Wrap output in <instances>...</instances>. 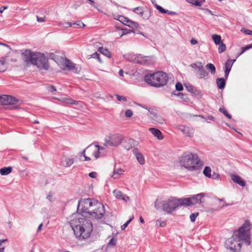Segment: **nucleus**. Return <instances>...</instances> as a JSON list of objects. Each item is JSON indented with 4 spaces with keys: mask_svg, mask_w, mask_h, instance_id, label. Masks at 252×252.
Listing matches in <instances>:
<instances>
[{
    "mask_svg": "<svg viewBox=\"0 0 252 252\" xmlns=\"http://www.w3.org/2000/svg\"><path fill=\"white\" fill-rule=\"evenodd\" d=\"M116 96L117 97V100L119 101H126V98L124 96H122L118 94H116Z\"/></svg>",
    "mask_w": 252,
    "mask_h": 252,
    "instance_id": "052dcab7",
    "label": "nucleus"
},
{
    "mask_svg": "<svg viewBox=\"0 0 252 252\" xmlns=\"http://www.w3.org/2000/svg\"><path fill=\"white\" fill-rule=\"evenodd\" d=\"M156 225L159 227H163L166 225V222L165 221H162L160 220H158L156 222Z\"/></svg>",
    "mask_w": 252,
    "mask_h": 252,
    "instance_id": "de8ad7c7",
    "label": "nucleus"
},
{
    "mask_svg": "<svg viewBox=\"0 0 252 252\" xmlns=\"http://www.w3.org/2000/svg\"><path fill=\"white\" fill-rule=\"evenodd\" d=\"M179 162L182 166L190 171L197 170L203 165L198 155L190 152L184 153L180 157Z\"/></svg>",
    "mask_w": 252,
    "mask_h": 252,
    "instance_id": "7ed1b4c3",
    "label": "nucleus"
},
{
    "mask_svg": "<svg viewBox=\"0 0 252 252\" xmlns=\"http://www.w3.org/2000/svg\"><path fill=\"white\" fill-rule=\"evenodd\" d=\"M164 200L161 201L157 199L155 202V207L158 210H160L161 208L163 210Z\"/></svg>",
    "mask_w": 252,
    "mask_h": 252,
    "instance_id": "2f4dec72",
    "label": "nucleus"
},
{
    "mask_svg": "<svg viewBox=\"0 0 252 252\" xmlns=\"http://www.w3.org/2000/svg\"><path fill=\"white\" fill-rule=\"evenodd\" d=\"M32 64L40 69L47 70L49 67L48 59L41 53H35V57Z\"/></svg>",
    "mask_w": 252,
    "mask_h": 252,
    "instance_id": "6e6552de",
    "label": "nucleus"
},
{
    "mask_svg": "<svg viewBox=\"0 0 252 252\" xmlns=\"http://www.w3.org/2000/svg\"><path fill=\"white\" fill-rule=\"evenodd\" d=\"M65 101L67 103L72 104H75V101L70 98H67Z\"/></svg>",
    "mask_w": 252,
    "mask_h": 252,
    "instance_id": "e2e57ef3",
    "label": "nucleus"
},
{
    "mask_svg": "<svg viewBox=\"0 0 252 252\" xmlns=\"http://www.w3.org/2000/svg\"><path fill=\"white\" fill-rule=\"evenodd\" d=\"M210 178H212L213 179L219 180L220 178V175L218 173L214 172L213 174H211V176Z\"/></svg>",
    "mask_w": 252,
    "mask_h": 252,
    "instance_id": "bf43d9fd",
    "label": "nucleus"
},
{
    "mask_svg": "<svg viewBox=\"0 0 252 252\" xmlns=\"http://www.w3.org/2000/svg\"><path fill=\"white\" fill-rule=\"evenodd\" d=\"M176 89L178 91H181L183 89L182 84L180 82H178L175 86Z\"/></svg>",
    "mask_w": 252,
    "mask_h": 252,
    "instance_id": "6e6d98bb",
    "label": "nucleus"
},
{
    "mask_svg": "<svg viewBox=\"0 0 252 252\" xmlns=\"http://www.w3.org/2000/svg\"><path fill=\"white\" fill-rule=\"evenodd\" d=\"M190 43L192 44V45H195L197 43V41L194 39V38H192L191 40H190Z\"/></svg>",
    "mask_w": 252,
    "mask_h": 252,
    "instance_id": "338daca9",
    "label": "nucleus"
},
{
    "mask_svg": "<svg viewBox=\"0 0 252 252\" xmlns=\"http://www.w3.org/2000/svg\"><path fill=\"white\" fill-rule=\"evenodd\" d=\"M175 95L179 96L183 101H186L187 99V97L186 95H184L181 93H178L177 94H174Z\"/></svg>",
    "mask_w": 252,
    "mask_h": 252,
    "instance_id": "8fccbe9b",
    "label": "nucleus"
},
{
    "mask_svg": "<svg viewBox=\"0 0 252 252\" xmlns=\"http://www.w3.org/2000/svg\"><path fill=\"white\" fill-rule=\"evenodd\" d=\"M95 147L98 149V150L99 151L102 156H103L106 154V150L105 148L98 145H95Z\"/></svg>",
    "mask_w": 252,
    "mask_h": 252,
    "instance_id": "58836bf2",
    "label": "nucleus"
},
{
    "mask_svg": "<svg viewBox=\"0 0 252 252\" xmlns=\"http://www.w3.org/2000/svg\"><path fill=\"white\" fill-rule=\"evenodd\" d=\"M62 65L61 68L63 69H67L68 70H72L75 68V64L66 58L62 59Z\"/></svg>",
    "mask_w": 252,
    "mask_h": 252,
    "instance_id": "a211bd4d",
    "label": "nucleus"
},
{
    "mask_svg": "<svg viewBox=\"0 0 252 252\" xmlns=\"http://www.w3.org/2000/svg\"><path fill=\"white\" fill-rule=\"evenodd\" d=\"M231 180L235 183L241 187H244L246 183L239 176L232 174L230 175Z\"/></svg>",
    "mask_w": 252,
    "mask_h": 252,
    "instance_id": "aec40b11",
    "label": "nucleus"
},
{
    "mask_svg": "<svg viewBox=\"0 0 252 252\" xmlns=\"http://www.w3.org/2000/svg\"><path fill=\"white\" fill-rule=\"evenodd\" d=\"M70 226L76 238L82 240L89 238L93 231V224L90 220L79 217L70 221Z\"/></svg>",
    "mask_w": 252,
    "mask_h": 252,
    "instance_id": "f03ea898",
    "label": "nucleus"
},
{
    "mask_svg": "<svg viewBox=\"0 0 252 252\" xmlns=\"http://www.w3.org/2000/svg\"><path fill=\"white\" fill-rule=\"evenodd\" d=\"M138 26L139 24L138 23L132 21L127 18V27H128L132 29L131 30H128L127 29V34L130 33L131 32H133L134 33L142 34L141 32H138V30H135V29H137Z\"/></svg>",
    "mask_w": 252,
    "mask_h": 252,
    "instance_id": "ddd939ff",
    "label": "nucleus"
},
{
    "mask_svg": "<svg viewBox=\"0 0 252 252\" xmlns=\"http://www.w3.org/2000/svg\"><path fill=\"white\" fill-rule=\"evenodd\" d=\"M218 51L219 53H221L223 52L226 50L225 45L223 43H221L219 44Z\"/></svg>",
    "mask_w": 252,
    "mask_h": 252,
    "instance_id": "37998d69",
    "label": "nucleus"
},
{
    "mask_svg": "<svg viewBox=\"0 0 252 252\" xmlns=\"http://www.w3.org/2000/svg\"><path fill=\"white\" fill-rule=\"evenodd\" d=\"M206 68L211 71V74H214L216 73V67L213 64L211 63H208L206 66Z\"/></svg>",
    "mask_w": 252,
    "mask_h": 252,
    "instance_id": "c9c22d12",
    "label": "nucleus"
},
{
    "mask_svg": "<svg viewBox=\"0 0 252 252\" xmlns=\"http://www.w3.org/2000/svg\"><path fill=\"white\" fill-rule=\"evenodd\" d=\"M120 29H121V30L122 31V33H119V34L120 35V37H122V36L126 34V30H125L123 28H121Z\"/></svg>",
    "mask_w": 252,
    "mask_h": 252,
    "instance_id": "69168bd1",
    "label": "nucleus"
},
{
    "mask_svg": "<svg viewBox=\"0 0 252 252\" xmlns=\"http://www.w3.org/2000/svg\"><path fill=\"white\" fill-rule=\"evenodd\" d=\"M46 88L47 91L51 92L52 94H54L55 92L57 91L56 87L53 85H48L46 87Z\"/></svg>",
    "mask_w": 252,
    "mask_h": 252,
    "instance_id": "c03bdc74",
    "label": "nucleus"
},
{
    "mask_svg": "<svg viewBox=\"0 0 252 252\" xmlns=\"http://www.w3.org/2000/svg\"><path fill=\"white\" fill-rule=\"evenodd\" d=\"M205 2V0H194L193 5L197 6H200Z\"/></svg>",
    "mask_w": 252,
    "mask_h": 252,
    "instance_id": "3c124183",
    "label": "nucleus"
},
{
    "mask_svg": "<svg viewBox=\"0 0 252 252\" xmlns=\"http://www.w3.org/2000/svg\"><path fill=\"white\" fill-rule=\"evenodd\" d=\"M155 6L159 11V12L161 13H165V12H167V11H166V10L164 9L161 6H160L159 5H158L157 4H155Z\"/></svg>",
    "mask_w": 252,
    "mask_h": 252,
    "instance_id": "09e8293b",
    "label": "nucleus"
},
{
    "mask_svg": "<svg viewBox=\"0 0 252 252\" xmlns=\"http://www.w3.org/2000/svg\"><path fill=\"white\" fill-rule=\"evenodd\" d=\"M97 175V173L95 172H92L89 174V176L92 178H95Z\"/></svg>",
    "mask_w": 252,
    "mask_h": 252,
    "instance_id": "680f3d73",
    "label": "nucleus"
},
{
    "mask_svg": "<svg viewBox=\"0 0 252 252\" xmlns=\"http://www.w3.org/2000/svg\"><path fill=\"white\" fill-rule=\"evenodd\" d=\"M112 140L114 143V146H117L121 144L122 140L121 135L119 134H115L111 135Z\"/></svg>",
    "mask_w": 252,
    "mask_h": 252,
    "instance_id": "393cba45",
    "label": "nucleus"
},
{
    "mask_svg": "<svg viewBox=\"0 0 252 252\" xmlns=\"http://www.w3.org/2000/svg\"><path fill=\"white\" fill-rule=\"evenodd\" d=\"M99 57H100L99 54L97 53V52H95V53L93 54L92 55H91L90 58H94V59H96L98 60V61L100 63H101V60H100Z\"/></svg>",
    "mask_w": 252,
    "mask_h": 252,
    "instance_id": "864d4df0",
    "label": "nucleus"
},
{
    "mask_svg": "<svg viewBox=\"0 0 252 252\" xmlns=\"http://www.w3.org/2000/svg\"><path fill=\"white\" fill-rule=\"evenodd\" d=\"M124 172V170L121 168H118L114 170L113 174L111 175V177L114 179H118L120 175L123 174Z\"/></svg>",
    "mask_w": 252,
    "mask_h": 252,
    "instance_id": "c85d7f7f",
    "label": "nucleus"
},
{
    "mask_svg": "<svg viewBox=\"0 0 252 252\" xmlns=\"http://www.w3.org/2000/svg\"><path fill=\"white\" fill-rule=\"evenodd\" d=\"M46 198L50 201H53V194L52 192H50L49 194L46 196Z\"/></svg>",
    "mask_w": 252,
    "mask_h": 252,
    "instance_id": "13d9d810",
    "label": "nucleus"
},
{
    "mask_svg": "<svg viewBox=\"0 0 252 252\" xmlns=\"http://www.w3.org/2000/svg\"><path fill=\"white\" fill-rule=\"evenodd\" d=\"M60 26L61 27H62L63 28H67L68 27H71L72 26V23L63 22V23H60Z\"/></svg>",
    "mask_w": 252,
    "mask_h": 252,
    "instance_id": "49530a36",
    "label": "nucleus"
},
{
    "mask_svg": "<svg viewBox=\"0 0 252 252\" xmlns=\"http://www.w3.org/2000/svg\"><path fill=\"white\" fill-rule=\"evenodd\" d=\"M7 8H8V6H4L1 7L0 8V12L1 13H2L5 9H6Z\"/></svg>",
    "mask_w": 252,
    "mask_h": 252,
    "instance_id": "774afa93",
    "label": "nucleus"
},
{
    "mask_svg": "<svg viewBox=\"0 0 252 252\" xmlns=\"http://www.w3.org/2000/svg\"><path fill=\"white\" fill-rule=\"evenodd\" d=\"M198 216V213L191 214L190 216V219L191 222H194L195 220L196 217Z\"/></svg>",
    "mask_w": 252,
    "mask_h": 252,
    "instance_id": "5fc2aeb1",
    "label": "nucleus"
},
{
    "mask_svg": "<svg viewBox=\"0 0 252 252\" xmlns=\"http://www.w3.org/2000/svg\"><path fill=\"white\" fill-rule=\"evenodd\" d=\"M178 129L189 137H191L193 135V129L188 126L184 125H180L178 126Z\"/></svg>",
    "mask_w": 252,
    "mask_h": 252,
    "instance_id": "2eb2a0df",
    "label": "nucleus"
},
{
    "mask_svg": "<svg viewBox=\"0 0 252 252\" xmlns=\"http://www.w3.org/2000/svg\"><path fill=\"white\" fill-rule=\"evenodd\" d=\"M18 101V99L11 95H4L1 96V105H8L14 104Z\"/></svg>",
    "mask_w": 252,
    "mask_h": 252,
    "instance_id": "9b49d317",
    "label": "nucleus"
},
{
    "mask_svg": "<svg viewBox=\"0 0 252 252\" xmlns=\"http://www.w3.org/2000/svg\"><path fill=\"white\" fill-rule=\"evenodd\" d=\"M212 38L216 45H219L222 42L221 40V36L219 35L216 34H213Z\"/></svg>",
    "mask_w": 252,
    "mask_h": 252,
    "instance_id": "473e14b6",
    "label": "nucleus"
},
{
    "mask_svg": "<svg viewBox=\"0 0 252 252\" xmlns=\"http://www.w3.org/2000/svg\"><path fill=\"white\" fill-rule=\"evenodd\" d=\"M127 60L129 61L140 63L143 65H150L153 64L155 62L154 56H145L141 54L135 55L129 54Z\"/></svg>",
    "mask_w": 252,
    "mask_h": 252,
    "instance_id": "423d86ee",
    "label": "nucleus"
},
{
    "mask_svg": "<svg viewBox=\"0 0 252 252\" xmlns=\"http://www.w3.org/2000/svg\"><path fill=\"white\" fill-rule=\"evenodd\" d=\"M72 25H76L79 28H84L85 26V25L80 21H77L76 22H74L72 23Z\"/></svg>",
    "mask_w": 252,
    "mask_h": 252,
    "instance_id": "603ef678",
    "label": "nucleus"
},
{
    "mask_svg": "<svg viewBox=\"0 0 252 252\" xmlns=\"http://www.w3.org/2000/svg\"><path fill=\"white\" fill-rule=\"evenodd\" d=\"M137 145L136 141L133 139H129L127 141V150H129L130 148H132Z\"/></svg>",
    "mask_w": 252,
    "mask_h": 252,
    "instance_id": "7c9ffc66",
    "label": "nucleus"
},
{
    "mask_svg": "<svg viewBox=\"0 0 252 252\" xmlns=\"http://www.w3.org/2000/svg\"><path fill=\"white\" fill-rule=\"evenodd\" d=\"M12 167L10 166L7 167H3L0 169V174L1 175H6L9 174L12 171Z\"/></svg>",
    "mask_w": 252,
    "mask_h": 252,
    "instance_id": "c756f323",
    "label": "nucleus"
},
{
    "mask_svg": "<svg viewBox=\"0 0 252 252\" xmlns=\"http://www.w3.org/2000/svg\"><path fill=\"white\" fill-rule=\"evenodd\" d=\"M132 152L139 163L141 165L144 164L145 163V158L140 151L137 148H134L132 150Z\"/></svg>",
    "mask_w": 252,
    "mask_h": 252,
    "instance_id": "4468645a",
    "label": "nucleus"
},
{
    "mask_svg": "<svg viewBox=\"0 0 252 252\" xmlns=\"http://www.w3.org/2000/svg\"><path fill=\"white\" fill-rule=\"evenodd\" d=\"M117 17L118 18L116 19L119 21L121 22L122 24H123L125 25H126V17L122 15H119Z\"/></svg>",
    "mask_w": 252,
    "mask_h": 252,
    "instance_id": "a18cd8bd",
    "label": "nucleus"
},
{
    "mask_svg": "<svg viewBox=\"0 0 252 252\" xmlns=\"http://www.w3.org/2000/svg\"><path fill=\"white\" fill-rule=\"evenodd\" d=\"M250 230L251 223L246 220L240 227L233 232L232 235L242 245L249 246L251 243Z\"/></svg>",
    "mask_w": 252,
    "mask_h": 252,
    "instance_id": "20e7f679",
    "label": "nucleus"
},
{
    "mask_svg": "<svg viewBox=\"0 0 252 252\" xmlns=\"http://www.w3.org/2000/svg\"><path fill=\"white\" fill-rule=\"evenodd\" d=\"M217 86L220 89H223L225 86V80L223 78H219L216 80Z\"/></svg>",
    "mask_w": 252,
    "mask_h": 252,
    "instance_id": "cd10ccee",
    "label": "nucleus"
},
{
    "mask_svg": "<svg viewBox=\"0 0 252 252\" xmlns=\"http://www.w3.org/2000/svg\"><path fill=\"white\" fill-rule=\"evenodd\" d=\"M148 110L149 113L153 115V119L155 121L156 124H162L164 122V120L162 118L156 115V114L150 108H146Z\"/></svg>",
    "mask_w": 252,
    "mask_h": 252,
    "instance_id": "4be33fe9",
    "label": "nucleus"
},
{
    "mask_svg": "<svg viewBox=\"0 0 252 252\" xmlns=\"http://www.w3.org/2000/svg\"><path fill=\"white\" fill-rule=\"evenodd\" d=\"M204 195V194L203 193H200L189 197L191 201V206L200 204L202 202L201 199Z\"/></svg>",
    "mask_w": 252,
    "mask_h": 252,
    "instance_id": "dca6fc26",
    "label": "nucleus"
},
{
    "mask_svg": "<svg viewBox=\"0 0 252 252\" xmlns=\"http://www.w3.org/2000/svg\"><path fill=\"white\" fill-rule=\"evenodd\" d=\"M235 61V60H228L224 64V73H225V77L226 78L228 77L229 73L231 70L232 66L233 64V63Z\"/></svg>",
    "mask_w": 252,
    "mask_h": 252,
    "instance_id": "6ab92c4d",
    "label": "nucleus"
},
{
    "mask_svg": "<svg viewBox=\"0 0 252 252\" xmlns=\"http://www.w3.org/2000/svg\"><path fill=\"white\" fill-rule=\"evenodd\" d=\"M198 74L199 78H204L206 80L209 78V73L204 68L203 65L202 66H201L200 68H199Z\"/></svg>",
    "mask_w": 252,
    "mask_h": 252,
    "instance_id": "b1692460",
    "label": "nucleus"
},
{
    "mask_svg": "<svg viewBox=\"0 0 252 252\" xmlns=\"http://www.w3.org/2000/svg\"><path fill=\"white\" fill-rule=\"evenodd\" d=\"M132 115V111L130 109H127V117H131Z\"/></svg>",
    "mask_w": 252,
    "mask_h": 252,
    "instance_id": "0e129e2a",
    "label": "nucleus"
},
{
    "mask_svg": "<svg viewBox=\"0 0 252 252\" xmlns=\"http://www.w3.org/2000/svg\"><path fill=\"white\" fill-rule=\"evenodd\" d=\"M242 244L235 238L233 235L226 239L225 242V247L227 249L233 252H240L242 248Z\"/></svg>",
    "mask_w": 252,
    "mask_h": 252,
    "instance_id": "0eeeda50",
    "label": "nucleus"
},
{
    "mask_svg": "<svg viewBox=\"0 0 252 252\" xmlns=\"http://www.w3.org/2000/svg\"><path fill=\"white\" fill-rule=\"evenodd\" d=\"M23 59L27 64H32L35 57V53H32L30 50H27L23 53Z\"/></svg>",
    "mask_w": 252,
    "mask_h": 252,
    "instance_id": "f8f14e48",
    "label": "nucleus"
},
{
    "mask_svg": "<svg viewBox=\"0 0 252 252\" xmlns=\"http://www.w3.org/2000/svg\"><path fill=\"white\" fill-rule=\"evenodd\" d=\"M113 194L116 198L118 199L125 200V197L123 196L121 191L117 190H115L113 191Z\"/></svg>",
    "mask_w": 252,
    "mask_h": 252,
    "instance_id": "72a5a7b5",
    "label": "nucleus"
},
{
    "mask_svg": "<svg viewBox=\"0 0 252 252\" xmlns=\"http://www.w3.org/2000/svg\"><path fill=\"white\" fill-rule=\"evenodd\" d=\"M203 174L207 177L210 178L211 176V169L208 166L205 167L203 170Z\"/></svg>",
    "mask_w": 252,
    "mask_h": 252,
    "instance_id": "e433bc0d",
    "label": "nucleus"
},
{
    "mask_svg": "<svg viewBox=\"0 0 252 252\" xmlns=\"http://www.w3.org/2000/svg\"><path fill=\"white\" fill-rule=\"evenodd\" d=\"M74 161V158L63 156L61 158V164L64 167H68L73 164Z\"/></svg>",
    "mask_w": 252,
    "mask_h": 252,
    "instance_id": "f3484780",
    "label": "nucleus"
},
{
    "mask_svg": "<svg viewBox=\"0 0 252 252\" xmlns=\"http://www.w3.org/2000/svg\"><path fill=\"white\" fill-rule=\"evenodd\" d=\"M219 111L221 113H223L227 118H228L229 119H231V116L229 113H228V112L224 108H223V107L220 108L219 109Z\"/></svg>",
    "mask_w": 252,
    "mask_h": 252,
    "instance_id": "79ce46f5",
    "label": "nucleus"
},
{
    "mask_svg": "<svg viewBox=\"0 0 252 252\" xmlns=\"http://www.w3.org/2000/svg\"><path fill=\"white\" fill-rule=\"evenodd\" d=\"M179 206L178 199L172 198L166 200H164L163 211L170 213L174 211Z\"/></svg>",
    "mask_w": 252,
    "mask_h": 252,
    "instance_id": "1a4fd4ad",
    "label": "nucleus"
},
{
    "mask_svg": "<svg viewBox=\"0 0 252 252\" xmlns=\"http://www.w3.org/2000/svg\"><path fill=\"white\" fill-rule=\"evenodd\" d=\"M98 51L105 56L108 58L111 57V53L107 49L99 47Z\"/></svg>",
    "mask_w": 252,
    "mask_h": 252,
    "instance_id": "f704fd0d",
    "label": "nucleus"
},
{
    "mask_svg": "<svg viewBox=\"0 0 252 252\" xmlns=\"http://www.w3.org/2000/svg\"><path fill=\"white\" fill-rule=\"evenodd\" d=\"M202 65L203 64L200 62H198L196 63H193L190 64V67L193 68H196L198 70L201 67V66H202Z\"/></svg>",
    "mask_w": 252,
    "mask_h": 252,
    "instance_id": "ea45409f",
    "label": "nucleus"
},
{
    "mask_svg": "<svg viewBox=\"0 0 252 252\" xmlns=\"http://www.w3.org/2000/svg\"><path fill=\"white\" fill-rule=\"evenodd\" d=\"M104 145L108 146H114V143L112 140L111 136L108 138H105Z\"/></svg>",
    "mask_w": 252,
    "mask_h": 252,
    "instance_id": "4c0bfd02",
    "label": "nucleus"
},
{
    "mask_svg": "<svg viewBox=\"0 0 252 252\" xmlns=\"http://www.w3.org/2000/svg\"><path fill=\"white\" fill-rule=\"evenodd\" d=\"M6 60L5 57H2L0 59V72H4L7 68L8 65Z\"/></svg>",
    "mask_w": 252,
    "mask_h": 252,
    "instance_id": "bb28decb",
    "label": "nucleus"
},
{
    "mask_svg": "<svg viewBox=\"0 0 252 252\" xmlns=\"http://www.w3.org/2000/svg\"><path fill=\"white\" fill-rule=\"evenodd\" d=\"M116 243V239L114 237H112L109 241L107 246V248H112L115 246Z\"/></svg>",
    "mask_w": 252,
    "mask_h": 252,
    "instance_id": "a19ab883",
    "label": "nucleus"
},
{
    "mask_svg": "<svg viewBox=\"0 0 252 252\" xmlns=\"http://www.w3.org/2000/svg\"><path fill=\"white\" fill-rule=\"evenodd\" d=\"M177 199L179 206H191V201L189 197Z\"/></svg>",
    "mask_w": 252,
    "mask_h": 252,
    "instance_id": "a878e982",
    "label": "nucleus"
},
{
    "mask_svg": "<svg viewBox=\"0 0 252 252\" xmlns=\"http://www.w3.org/2000/svg\"><path fill=\"white\" fill-rule=\"evenodd\" d=\"M77 211L82 216L92 219L99 220L105 214L103 205L97 200L92 198L81 199L78 202Z\"/></svg>",
    "mask_w": 252,
    "mask_h": 252,
    "instance_id": "f257e3e1",
    "label": "nucleus"
},
{
    "mask_svg": "<svg viewBox=\"0 0 252 252\" xmlns=\"http://www.w3.org/2000/svg\"><path fill=\"white\" fill-rule=\"evenodd\" d=\"M241 32H244L246 34L252 35V31L250 30L243 28L241 30Z\"/></svg>",
    "mask_w": 252,
    "mask_h": 252,
    "instance_id": "4d7b16f0",
    "label": "nucleus"
},
{
    "mask_svg": "<svg viewBox=\"0 0 252 252\" xmlns=\"http://www.w3.org/2000/svg\"><path fill=\"white\" fill-rule=\"evenodd\" d=\"M132 11L137 14L139 15L143 19L147 20L151 16V12L144 10L143 7H137L132 9Z\"/></svg>",
    "mask_w": 252,
    "mask_h": 252,
    "instance_id": "9d476101",
    "label": "nucleus"
},
{
    "mask_svg": "<svg viewBox=\"0 0 252 252\" xmlns=\"http://www.w3.org/2000/svg\"><path fill=\"white\" fill-rule=\"evenodd\" d=\"M149 130L158 140H161L163 138V136L159 129L154 127H151L149 129Z\"/></svg>",
    "mask_w": 252,
    "mask_h": 252,
    "instance_id": "5701e85b",
    "label": "nucleus"
},
{
    "mask_svg": "<svg viewBox=\"0 0 252 252\" xmlns=\"http://www.w3.org/2000/svg\"><path fill=\"white\" fill-rule=\"evenodd\" d=\"M87 151L92 152L93 156H94L96 159L100 157H102V155L98 150V149L95 147V145L94 147H92L91 146L88 147L87 148Z\"/></svg>",
    "mask_w": 252,
    "mask_h": 252,
    "instance_id": "412c9836",
    "label": "nucleus"
},
{
    "mask_svg": "<svg viewBox=\"0 0 252 252\" xmlns=\"http://www.w3.org/2000/svg\"><path fill=\"white\" fill-rule=\"evenodd\" d=\"M168 80L166 73L158 71L152 74H148L145 76V82L152 86L160 87L165 85Z\"/></svg>",
    "mask_w": 252,
    "mask_h": 252,
    "instance_id": "39448f33",
    "label": "nucleus"
}]
</instances>
